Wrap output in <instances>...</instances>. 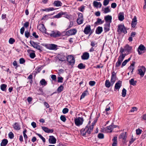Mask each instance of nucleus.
Segmentation results:
<instances>
[{"label":"nucleus","mask_w":146,"mask_h":146,"mask_svg":"<svg viewBox=\"0 0 146 146\" xmlns=\"http://www.w3.org/2000/svg\"><path fill=\"white\" fill-rule=\"evenodd\" d=\"M95 124V122H93L91 126H90V125L88 124L85 128H83L81 129L80 130L81 135L84 136L86 137V133L88 134H90L93 130L94 126Z\"/></svg>","instance_id":"obj_1"},{"label":"nucleus","mask_w":146,"mask_h":146,"mask_svg":"<svg viewBox=\"0 0 146 146\" xmlns=\"http://www.w3.org/2000/svg\"><path fill=\"white\" fill-rule=\"evenodd\" d=\"M67 61L69 63V64L72 66L74 65L75 63V60L72 55H69L66 57Z\"/></svg>","instance_id":"obj_2"},{"label":"nucleus","mask_w":146,"mask_h":146,"mask_svg":"<svg viewBox=\"0 0 146 146\" xmlns=\"http://www.w3.org/2000/svg\"><path fill=\"white\" fill-rule=\"evenodd\" d=\"M45 46L49 50H56L57 49L58 46L54 44H45V45L42 44Z\"/></svg>","instance_id":"obj_3"},{"label":"nucleus","mask_w":146,"mask_h":146,"mask_svg":"<svg viewBox=\"0 0 146 146\" xmlns=\"http://www.w3.org/2000/svg\"><path fill=\"white\" fill-rule=\"evenodd\" d=\"M84 119L82 117H78L74 119V123L76 125L79 126L82 125L84 121Z\"/></svg>","instance_id":"obj_4"},{"label":"nucleus","mask_w":146,"mask_h":146,"mask_svg":"<svg viewBox=\"0 0 146 146\" xmlns=\"http://www.w3.org/2000/svg\"><path fill=\"white\" fill-rule=\"evenodd\" d=\"M30 43L31 45L35 48L40 51H42V48L40 46L38 45L39 43H36L33 41H30Z\"/></svg>","instance_id":"obj_5"},{"label":"nucleus","mask_w":146,"mask_h":146,"mask_svg":"<svg viewBox=\"0 0 146 146\" xmlns=\"http://www.w3.org/2000/svg\"><path fill=\"white\" fill-rule=\"evenodd\" d=\"M117 31L119 33H123L125 34L127 32L125 27L123 25H118Z\"/></svg>","instance_id":"obj_6"},{"label":"nucleus","mask_w":146,"mask_h":146,"mask_svg":"<svg viewBox=\"0 0 146 146\" xmlns=\"http://www.w3.org/2000/svg\"><path fill=\"white\" fill-rule=\"evenodd\" d=\"M145 71L146 68L145 67L143 66H141L138 69V74L141 77H143L144 76Z\"/></svg>","instance_id":"obj_7"},{"label":"nucleus","mask_w":146,"mask_h":146,"mask_svg":"<svg viewBox=\"0 0 146 146\" xmlns=\"http://www.w3.org/2000/svg\"><path fill=\"white\" fill-rule=\"evenodd\" d=\"M145 50V47L142 44H141L139 46L138 49V54H141L142 53L144 52Z\"/></svg>","instance_id":"obj_8"},{"label":"nucleus","mask_w":146,"mask_h":146,"mask_svg":"<svg viewBox=\"0 0 146 146\" xmlns=\"http://www.w3.org/2000/svg\"><path fill=\"white\" fill-rule=\"evenodd\" d=\"M50 35L51 37H57L61 35V33L58 31H53L51 32Z\"/></svg>","instance_id":"obj_9"},{"label":"nucleus","mask_w":146,"mask_h":146,"mask_svg":"<svg viewBox=\"0 0 146 146\" xmlns=\"http://www.w3.org/2000/svg\"><path fill=\"white\" fill-rule=\"evenodd\" d=\"M125 52L128 53H130L132 49V47L129 46L128 44H126L124 46Z\"/></svg>","instance_id":"obj_10"},{"label":"nucleus","mask_w":146,"mask_h":146,"mask_svg":"<svg viewBox=\"0 0 146 146\" xmlns=\"http://www.w3.org/2000/svg\"><path fill=\"white\" fill-rule=\"evenodd\" d=\"M38 29L43 33H45L46 32V29L44 27L43 24H41L37 26Z\"/></svg>","instance_id":"obj_11"},{"label":"nucleus","mask_w":146,"mask_h":146,"mask_svg":"<svg viewBox=\"0 0 146 146\" xmlns=\"http://www.w3.org/2000/svg\"><path fill=\"white\" fill-rule=\"evenodd\" d=\"M116 80V73L113 72H112L111 79V82L113 85L115 82Z\"/></svg>","instance_id":"obj_12"},{"label":"nucleus","mask_w":146,"mask_h":146,"mask_svg":"<svg viewBox=\"0 0 146 146\" xmlns=\"http://www.w3.org/2000/svg\"><path fill=\"white\" fill-rule=\"evenodd\" d=\"M14 129L17 131H19L21 129V126L19 123L18 122H15L13 125Z\"/></svg>","instance_id":"obj_13"},{"label":"nucleus","mask_w":146,"mask_h":146,"mask_svg":"<svg viewBox=\"0 0 146 146\" xmlns=\"http://www.w3.org/2000/svg\"><path fill=\"white\" fill-rule=\"evenodd\" d=\"M76 32L77 31L76 29H70L66 32V34L68 36L74 35Z\"/></svg>","instance_id":"obj_14"},{"label":"nucleus","mask_w":146,"mask_h":146,"mask_svg":"<svg viewBox=\"0 0 146 146\" xmlns=\"http://www.w3.org/2000/svg\"><path fill=\"white\" fill-rule=\"evenodd\" d=\"M122 82L121 81H119L117 82L115 84L114 87V90H119L121 86Z\"/></svg>","instance_id":"obj_15"},{"label":"nucleus","mask_w":146,"mask_h":146,"mask_svg":"<svg viewBox=\"0 0 146 146\" xmlns=\"http://www.w3.org/2000/svg\"><path fill=\"white\" fill-rule=\"evenodd\" d=\"M48 140L49 143L52 144L55 143L56 141V139L53 136H50Z\"/></svg>","instance_id":"obj_16"},{"label":"nucleus","mask_w":146,"mask_h":146,"mask_svg":"<svg viewBox=\"0 0 146 146\" xmlns=\"http://www.w3.org/2000/svg\"><path fill=\"white\" fill-rule=\"evenodd\" d=\"M42 128L44 132L47 133H52L54 131L53 129H50L45 127H42Z\"/></svg>","instance_id":"obj_17"},{"label":"nucleus","mask_w":146,"mask_h":146,"mask_svg":"<svg viewBox=\"0 0 146 146\" xmlns=\"http://www.w3.org/2000/svg\"><path fill=\"white\" fill-rule=\"evenodd\" d=\"M91 31L90 26V25H87L85 28L84 32L86 35L88 34Z\"/></svg>","instance_id":"obj_18"},{"label":"nucleus","mask_w":146,"mask_h":146,"mask_svg":"<svg viewBox=\"0 0 146 146\" xmlns=\"http://www.w3.org/2000/svg\"><path fill=\"white\" fill-rule=\"evenodd\" d=\"M89 57V54L87 52H84L81 56V58L83 60H87L88 59Z\"/></svg>","instance_id":"obj_19"},{"label":"nucleus","mask_w":146,"mask_h":146,"mask_svg":"<svg viewBox=\"0 0 146 146\" xmlns=\"http://www.w3.org/2000/svg\"><path fill=\"white\" fill-rule=\"evenodd\" d=\"M112 19V17L109 15L106 16L104 17L106 22H109V23L110 24L111 22Z\"/></svg>","instance_id":"obj_20"},{"label":"nucleus","mask_w":146,"mask_h":146,"mask_svg":"<svg viewBox=\"0 0 146 146\" xmlns=\"http://www.w3.org/2000/svg\"><path fill=\"white\" fill-rule=\"evenodd\" d=\"M53 5L54 6L59 7H61L62 5V3L60 1H55L54 2Z\"/></svg>","instance_id":"obj_21"},{"label":"nucleus","mask_w":146,"mask_h":146,"mask_svg":"<svg viewBox=\"0 0 146 146\" xmlns=\"http://www.w3.org/2000/svg\"><path fill=\"white\" fill-rule=\"evenodd\" d=\"M127 137L126 133H123L120 135L119 138L122 139L123 140L125 141L126 140Z\"/></svg>","instance_id":"obj_22"},{"label":"nucleus","mask_w":146,"mask_h":146,"mask_svg":"<svg viewBox=\"0 0 146 146\" xmlns=\"http://www.w3.org/2000/svg\"><path fill=\"white\" fill-rule=\"evenodd\" d=\"M118 18L119 21H122L124 19V13L120 12L118 15Z\"/></svg>","instance_id":"obj_23"},{"label":"nucleus","mask_w":146,"mask_h":146,"mask_svg":"<svg viewBox=\"0 0 146 146\" xmlns=\"http://www.w3.org/2000/svg\"><path fill=\"white\" fill-rule=\"evenodd\" d=\"M93 6L96 7H98L99 6V7H101L102 6V5L100 2H98L96 1H94L93 3Z\"/></svg>","instance_id":"obj_24"},{"label":"nucleus","mask_w":146,"mask_h":146,"mask_svg":"<svg viewBox=\"0 0 146 146\" xmlns=\"http://www.w3.org/2000/svg\"><path fill=\"white\" fill-rule=\"evenodd\" d=\"M117 137L116 136L114 137L112 139L113 143L112 144V146H117Z\"/></svg>","instance_id":"obj_25"},{"label":"nucleus","mask_w":146,"mask_h":146,"mask_svg":"<svg viewBox=\"0 0 146 146\" xmlns=\"http://www.w3.org/2000/svg\"><path fill=\"white\" fill-rule=\"evenodd\" d=\"M66 56L64 54L60 55L59 56V60L61 61H63L66 60Z\"/></svg>","instance_id":"obj_26"},{"label":"nucleus","mask_w":146,"mask_h":146,"mask_svg":"<svg viewBox=\"0 0 146 146\" xmlns=\"http://www.w3.org/2000/svg\"><path fill=\"white\" fill-rule=\"evenodd\" d=\"M8 141L6 139H3L1 143V146H5L8 143Z\"/></svg>","instance_id":"obj_27"},{"label":"nucleus","mask_w":146,"mask_h":146,"mask_svg":"<svg viewBox=\"0 0 146 146\" xmlns=\"http://www.w3.org/2000/svg\"><path fill=\"white\" fill-rule=\"evenodd\" d=\"M102 27H97L96 32V34H99L102 32Z\"/></svg>","instance_id":"obj_28"},{"label":"nucleus","mask_w":146,"mask_h":146,"mask_svg":"<svg viewBox=\"0 0 146 146\" xmlns=\"http://www.w3.org/2000/svg\"><path fill=\"white\" fill-rule=\"evenodd\" d=\"M54 10V9L53 7H50L44 9H41V11H46L49 12L50 11H52Z\"/></svg>","instance_id":"obj_29"},{"label":"nucleus","mask_w":146,"mask_h":146,"mask_svg":"<svg viewBox=\"0 0 146 146\" xmlns=\"http://www.w3.org/2000/svg\"><path fill=\"white\" fill-rule=\"evenodd\" d=\"M102 10L104 11V13H108L110 12L111 11L110 9V7H107L106 8H105L103 9V8H102Z\"/></svg>","instance_id":"obj_30"},{"label":"nucleus","mask_w":146,"mask_h":146,"mask_svg":"<svg viewBox=\"0 0 146 146\" xmlns=\"http://www.w3.org/2000/svg\"><path fill=\"white\" fill-rule=\"evenodd\" d=\"M129 83L130 85L135 86L136 85L137 82L136 80L135 81L133 79H131L129 81Z\"/></svg>","instance_id":"obj_31"},{"label":"nucleus","mask_w":146,"mask_h":146,"mask_svg":"<svg viewBox=\"0 0 146 146\" xmlns=\"http://www.w3.org/2000/svg\"><path fill=\"white\" fill-rule=\"evenodd\" d=\"M110 24H107L105 26L104 28V30L105 32L108 31L110 30Z\"/></svg>","instance_id":"obj_32"},{"label":"nucleus","mask_w":146,"mask_h":146,"mask_svg":"<svg viewBox=\"0 0 146 146\" xmlns=\"http://www.w3.org/2000/svg\"><path fill=\"white\" fill-rule=\"evenodd\" d=\"M105 85L106 87L108 88H109L111 86V83L110 82L109 80H107L106 81Z\"/></svg>","instance_id":"obj_33"},{"label":"nucleus","mask_w":146,"mask_h":146,"mask_svg":"<svg viewBox=\"0 0 146 146\" xmlns=\"http://www.w3.org/2000/svg\"><path fill=\"white\" fill-rule=\"evenodd\" d=\"M106 129L107 130H109L108 132H111L113 129V125L112 124L109 126L106 127Z\"/></svg>","instance_id":"obj_34"},{"label":"nucleus","mask_w":146,"mask_h":146,"mask_svg":"<svg viewBox=\"0 0 146 146\" xmlns=\"http://www.w3.org/2000/svg\"><path fill=\"white\" fill-rule=\"evenodd\" d=\"M40 83L43 86H45L47 84V82L44 79H42L40 81Z\"/></svg>","instance_id":"obj_35"},{"label":"nucleus","mask_w":146,"mask_h":146,"mask_svg":"<svg viewBox=\"0 0 146 146\" xmlns=\"http://www.w3.org/2000/svg\"><path fill=\"white\" fill-rule=\"evenodd\" d=\"M62 15V12H61L58 13L57 15L54 16V18H59L61 17Z\"/></svg>","instance_id":"obj_36"},{"label":"nucleus","mask_w":146,"mask_h":146,"mask_svg":"<svg viewBox=\"0 0 146 146\" xmlns=\"http://www.w3.org/2000/svg\"><path fill=\"white\" fill-rule=\"evenodd\" d=\"M104 22V21H102V20L98 18L97 19V21H96L95 24H102Z\"/></svg>","instance_id":"obj_37"},{"label":"nucleus","mask_w":146,"mask_h":146,"mask_svg":"<svg viewBox=\"0 0 146 146\" xmlns=\"http://www.w3.org/2000/svg\"><path fill=\"white\" fill-rule=\"evenodd\" d=\"M7 87L6 84H2L1 86V89L3 91H5Z\"/></svg>","instance_id":"obj_38"},{"label":"nucleus","mask_w":146,"mask_h":146,"mask_svg":"<svg viewBox=\"0 0 146 146\" xmlns=\"http://www.w3.org/2000/svg\"><path fill=\"white\" fill-rule=\"evenodd\" d=\"M126 90L125 88H123V89L122 92V96L123 97H124L126 96Z\"/></svg>","instance_id":"obj_39"},{"label":"nucleus","mask_w":146,"mask_h":146,"mask_svg":"<svg viewBox=\"0 0 146 146\" xmlns=\"http://www.w3.org/2000/svg\"><path fill=\"white\" fill-rule=\"evenodd\" d=\"M83 18H78L77 19V22L78 24L80 25L83 23Z\"/></svg>","instance_id":"obj_40"},{"label":"nucleus","mask_w":146,"mask_h":146,"mask_svg":"<svg viewBox=\"0 0 146 146\" xmlns=\"http://www.w3.org/2000/svg\"><path fill=\"white\" fill-rule=\"evenodd\" d=\"M78 67L80 69H82L85 68V66L83 63H81L78 65Z\"/></svg>","instance_id":"obj_41"},{"label":"nucleus","mask_w":146,"mask_h":146,"mask_svg":"<svg viewBox=\"0 0 146 146\" xmlns=\"http://www.w3.org/2000/svg\"><path fill=\"white\" fill-rule=\"evenodd\" d=\"M87 93H88V91L87 90L85 91L81 95L80 99L83 98L86 95Z\"/></svg>","instance_id":"obj_42"},{"label":"nucleus","mask_w":146,"mask_h":146,"mask_svg":"<svg viewBox=\"0 0 146 146\" xmlns=\"http://www.w3.org/2000/svg\"><path fill=\"white\" fill-rule=\"evenodd\" d=\"M9 137L10 139H12L14 137V135L13 133L12 132H10L8 134Z\"/></svg>","instance_id":"obj_43"},{"label":"nucleus","mask_w":146,"mask_h":146,"mask_svg":"<svg viewBox=\"0 0 146 146\" xmlns=\"http://www.w3.org/2000/svg\"><path fill=\"white\" fill-rule=\"evenodd\" d=\"M63 86L62 85H60L57 89L58 92H61L63 90Z\"/></svg>","instance_id":"obj_44"},{"label":"nucleus","mask_w":146,"mask_h":146,"mask_svg":"<svg viewBox=\"0 0 146 146\" xmlns=\"http://www.w3.org/2000/svg\"><path fill=\"white\" fill-rule=\"evenodd\" d=\"M60 119L63 122H65L66 120V119L65 115H62L60 116Z\"/></svg>","instance_id":"obj_45"},{"label":"nucleus","mask_w":146,"mask_h":146,"mask_svg":"<svg viewBox=\"0 0 146 146\" xmlns=\"http://www.w3.org/2000/svg\"><path fill=\"white\" fill-rule=\"evenodd\" d=\"M124 58L123 57L121 54H120L118 58V61L122 62Z\"/></svg>","instance_id":"obj_46"},{"label":"nucleus","mask_w":146,"mask_h":146,"mask_svg":"<svg viewBox=\"0 0 146 146\" xmlns=\"http://www.w3.org/2000/svg\"><path fill=\"white\" fill-rule=\"evenodd\" d=\"M98 137L100 139H102L104 138V136L103 134L99 133L98 135Z\"/></svg>","instance_id":"obj_47"},{"label":"nucleus","mask_w":146,"mask_h":146,"mask_svg":"<svg viewBox=\"0 0 146 146\" xmlns=\"http://www.w3.org/2000/svg\"><path fill=\"white\" fill-rule=\"evenodd\" d=\"M136 133L137 135H139L141 133L142 130L139 129H138L136 130Z\"/></svg>","instance_id":"obj_48"},{"label":"nucleus","mask_w":146,"mask_h":146,"mask_svg":"<svg viewBox=\"0 0 146 146\" xmlns=\"http://www.w3.org/2000/svg\"><path fill=\"white\" fill-rule=\"evenodd\" d=\"M37 135L42 139L44 142H45V139L44 137H43L42 135L38 133H37Z\"/></svg>","instance_id":"obj_49"},{"label":"nucleus","mask_w":146,"mask_h":146,"mask_svg":"<svg viewBox=\"0 0 146 146\" xmlns=\"http://www.w3.org/2000/svg\"><path fill=\"white\" fill-rule=\"evenodd\" d=\"M68 111V109L67 108H65L62 110V113L64 114H66Z\"/></svg>","instance_id":"obj_50"},{"label":"nucleus","mask_w":146,"mask_h":146,"mask_svg":"<svg viewBox=\"0 0 146 146\" xmlns=\"http://www.w3.org/2000/svg\"><path fill=\"white\" fill-rule=\"evenodd\" d=\"M109 2V0H104L103 2V5L104 6H106L108 5Z\"/></svg>","instance_id":"obj_51"},{"label":"nucleus","mask_w":146,"mask_h":146,"mask_svg":"<svg viewBox=\"0 0 146 146\" xmlns=\"http://www.w3.org/2000/svg\"><path fill=\"white\" fill-rule=\"evenodd\" d=\"M97 43L94 41H92L90 45L93 47L95 46L96 45H97Z\"/></svg>","instance_id":"obj_52"},{"label":"nucleus","mask_w":146,"mask_h":146,"mask_svg":"<svg viewBox=\"0 0 146 146\" xmlns=\"http://www.w3.org/2000/svg\"><path fill=\"white\" fill-rule=\"evenodd\" d=\"M62 15H64V17H65L67 18H69V16L67 14L66 12H62Z\"/></svg>","instance_id":"obj_53"},{"label":"nucleus","mask_w":146,"mask_h":146,"mask_svg":"<svg viewBox=\"0 0 146 146\" xmlns=\"http://www.w3.org/2000/svg\"><path fill=\"white\" fill-rule=\"evenodd\" d=\"M15 42V40L12 38H10L9 40V42L11 44H13Z\"/></svg>","instance_id":"obj_54"},{"label":"nucleus","mask_w":146,"mask_h":146,"mask_svg":"<svg viewBox=\"0 0 146 146\" xmlns=\"http://www.w3.org/2000/svg\"><path fill=\"white\" fill-rule=\"evenodd\" d=\"M128 69L130 70V71H131V74H132L133 70L134 69V67H132L131 66H129L128 67Z\"/></svg>","instance_id":"obj_55"},{"label":"nucleus","mask_w":146,"mask_h":146,"mask_svg":"<svg viewBox=\"0 0 146 146\" xmlns=\"http://www.w3.org/2000/svg\"><path fill=\"white\" fill-rule=\"evenodd\" d=\"M30 35V33L28 31H26L25 32V36L27 38H28Z\"/></svg>","instance_id":"obj_56"},{"label":"nucleus","mask_w":146,"mask_h":146,"mask_svg":"<svg viewBox=\"0 0 146 146\" xmlns=\"http://www.w3.org/2000/svg\"><path fill=\"white\" fill-rule=\"evenodd\" d=\"M25 62V60L24 58H21L19 59V63L21 64H23Z\"/></svg>","instance_id":"obj_57"},{"label":"nucleus","mask_w":146,"mask_h":146,"mask_svg":"<svg viewBox=\"0 0 146 146\" xmlns=\"http://www.w3.org/2000/svg\"><path fill=\"white\" fill-rule=\"evenodd\" d=\"M78 10L80 11L83 12L84 10V6H81L80 7L78 8Z\"/></svg>","instance_id":"obj_58"},{"label":"nucleus","mask_w":146,"mask_h":146,"mask_svg":"<svg viewBox=\"0 0 146 146\" xmlns=\"http://www.w3.org/2000/svg\"><path fill=\"white\" fill-rule=\"evenodd\" d=\"M96 82L94 81H90L89 82V84L92 86H94Z\"/></svg>","instance_id":"obj_59"},{"label":"nucleus","mask_w":146,"mask_h":146,"mask_svg":"<svg viewBox=\"0 0 146 146\" xmlns=\"http://www.w3.org/2000/svg\"><path fill=\"white\" fill-rule=\"evenodd\" d=\"M30 56L32 58H34L35 56V54L34 53H31L30 54Z\"/></svg>","instance_id":"obj_60"},{"label":"nucleus","mask_w":146,"mask_h":146,"mask_svg":"<svg viewBox=\"0 0 146 146\" xmlns=\"http://www.w3.org/2000/svg\"><path fill=\"white\" fill-rule=\"evenodd\" d=\"M135 139V138H133V136L132 135L131 137V139L129 141V143H130V144H131L132 143H133L134 142Z\"/></svg>","instance_id":"obj_61"},{"label":"nucleus","mask_w":146,"mask_h":146,"mask_svg":"<svg viewBox=\"0 0 146 146\" xmlns=\"http://www.w3.org/2000/svg\"><path fill=\"white\" fill-rule=\"evenodd\" d=\"M51 78L53 80L55 81L56 78V76L55 75H52Z\"/></svg>","instance_id":"obj_62"},{"label":"nucleus","mask_w":146,"mask_h":146,"mask_svg":"<svg viewBox=\"0 0 146 146\" xmlns=\"http://www.w3.org/2000/svg\"><path fill=\"white\" fill-rule=\"evenodd\" d=\"M117 6L116 4L115 3H112L111 4V6L112 8H115Z\"/></svg>","instance_id":"obj_63"},{"label":"nucleus","mask_w":146,"mask_h":146,"mask_svg":"<svg viewBox=\"0 0 146 146\" xmlns=\"http://www.w3.org/2000/svg\"><path fill=\"white\" fill-rule=\"evenodd\" d=\"M25 29L24 27H22L21 29L20 33H21V34L22 35L24 33V31H25Z\"/></svg>","instance_id":"obj_64"}]
</instances>
